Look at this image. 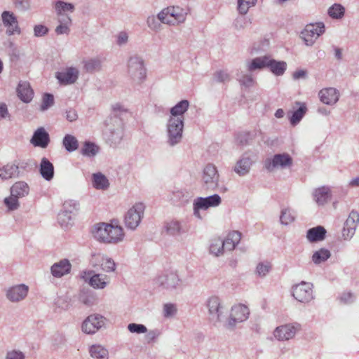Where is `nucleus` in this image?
Segmentation results:
<instances>
[{
    "label": "nucleus",
    "mask_w": 359,
    "mask_h": 359,
    "mask_svg": "<svg viewBox=\"0 0 359 359\" xmlns=\"http://www.w3.org/2000/svg\"><path fill=\"white\" fill-rule=\"evenodd\" d=\"M104 124V138L111 147H116L121 142L123 136V121L116 115L110 116L105 120Z\"/></svg>",
    "instance_id": "nucleus-1"
},
{
    "label": "nucleus",
    "mask_w": 359,
    "mask_h": 359,
    "mask_svg": "<svg viewBox=\"0 0 359 359\" xmlns=\"http://www.w3.org/2000/svg\"><path fill=\"white\" fill-rule=\"evenodd\" d=\"M184 121L181 118L170 117L166 124V143L173 147L179 144L183 137Z\"/></svg>",
    "instance_id": "nucleus-2"
},
{
    "label": "nucleus",
    "mask_w": 359,
    "mask_h": 359,
    "mask_svg": "<svg viewBox=\"0 0 359 359\" xmlns=\"http://www.w3.org/2000/svg\"><path fill=\"white\" fill-rule=\"evenodd\" d=\"M187 11L180 6H168L158 13L161 23L175 25L176 23H182L185 21Z\"/></svg>",
    "instance_id": "nucleus-3"
},
{
    "label": "nucleus",
    "mask_w": 359,
    "mask_h": 359,
    "mask_svg": "<svg viewBox=\"0 0 359 359\" xmlns=\"http://www.w3.org/2000/svg\"><path fill=\"white\" fill-rule=\"evenodd\" d=\"M127 72L134 81H143L146 78V68L142 57L137 55L130 56L128 60Z\"/></svg>",
    "instance_id": "nucleus-4"
},
{
    "label": "nucleus",
    "mask_w": 359,
    "mask_h": 359,
    "mask_svg": "<svg viewBox=\"0 0 359 359\" xmlns=\"http://www.w3.org/2000/svg\"><path fill=\"white\" fill-rule=\"evenodd\" d=\"M221 203L222 198L217 194L207 197H197L193 202V215L196 218L202 219L201 210H207L210 208L217 207Z\"/></svg>",
    "instance_id": "nucleus-5"
},
{
    "label": "nucleus",
    "mask_w": 359,
    "mask_h": 359,
    "mask_svg": "<svg viewBox=\"0 0 359 359\" xmlns=\"http://www.w3.org/2000/svg\"><path fill=\"white\" fill-rule=\"evenodd\" d=\"M313 288L311 283L302 281L292 286V294L296 300L306 304L314 299Z\"/></svg>",
    "instance_id": "nucleus-6"
},
{
    "label": "nucleus",
    "mask_w": 359,
    "mask_h": 359,
    "mask_svg": "<svg viewBox=\"0 0 359 359\" xmlns=\"http://www.w3.org/2000/svg\"><path fill=\"white\" fill-rule=\"evenodd\" d=\"M144 206L142 203H135L125 214L124 224L130 230H135L139 226L144 215Z\"/></svg>",
    "instance_id": "nucleus-7"
},
{
    "label": "nucleus",
    "mask_w": 359,
    "mask_h": 359,
    "mask_svg": "<svg viewBox=\"0 0 359 359\" xmlns=\"http://www.w3.org/2000/svg\"><path fill=\"white\" fill-rule=\"evenodd\" d=\"M325 31V25L322 22L316 24L307 25L304 29L301 32V37L305 44L311 46L316 40L322 35Z\"/></svg>",
    "instance_id": "nucleus-8"
},
{
    "label": "nucleus",
    "mask_w": 359,
    "mask_h": 359,
    "mask_svg": "<svg viewBox=\"0 0 359 359\" xmlns=\"http://www.w3.org/2000/svg\"><path fill=\"white\" fill-rule=\"evenodd\" d=\"M106 318L100 314L94 313L88 316L83 322L82 331L88 334H93L104 326Z\"/></svg>",
    "instance_id": "nucleus-9"
},
{
    "label": "nucleus",
    "mask_w": 359,
    "mask_h": 359,
    "mask_svg": "<svg viewBox=\"0 0 359 359\" xmlns=\"http://www.w3.org/2000/svg\"><path fill=\"white\" fill-rule=\"evenodd\" d=\"M292 164V157L287 153L275 154L271 158H266L264 161V168L271 172L276 168H285Z\"/></svg>",
    "instance_id": "nucleus-10"
},
{
    "label": "nucleus",
    "mask_w": 359,
    "mask_h": 359,
    "mask_svg": "<svg viewBox=\"0 0 359 359\" xmlns=\"http://www.w3.org/2000/svg\"><path fill=\"white\" fill-rule=\"evenodd\" d=\"M81 278L94 289H104L109 283L107 275L96 273L94 271H84Z\"/></svg>",
    "instance_id": "nucleus-11"
},
{
    "label": "nucleus",
    "mask_w": 359,
    "mask_h": 359,
    "mask_svg": "<svg viewBox=\"0 0 359 359\" xmlns=\"http://www.w3.org/2000/svg\"><path fill=\"white\" fill-rule=\"evenodd\" d=\"M299 330V324L288 323L277 327L273 332V335L278 341H287L292 339Z\"/></svg>",
    "instance_id": "nucleus-12"
},
{
    "label": "nucleus",
    "mask_w": 359,
    "mask_h": 359,
    "mask_svg": "<svg viewBox=\"0 0 359 359\" xmlns=\"http://www.w3.org/2000/svg\"><path fill=\"white\" fill-rule=\"evenodd\" d=\"M189 229L190 226L187 219H172L165 224L166 233L172 236H180L187 233Z\"/></svg>",
    "instance_id": "nucleus-13"
},
{
    "label": "nucleus",
    "mask_w": 359,
    "mask_h": 359,
    "mask_svg": "<svg viewBox=\"0 0 359 359\" xmlns=\"http://www.w3.org/2000/svg\"><path fill=\"white\" fill-rule=\"evenodd\" d=\"M182 280L180 278L177 272H170L166 275L158 276L156 279V283L163 288L172 290L181 288Z\"/></svg>",
    "instance_id": "nucleus-14"
},
{
    "label": "nucleus",
    "mask_w": 359,
    "mask_h": 359,
    "mask_svg": "<svg viewBox=\"0 0 359 359\" xmlns=\"http://www.w3.org/2000/svg\"><path fill=\"white\" fill-rule=\"evenodd\" d=\"M202 181L207 189H215L218 186L219 174L216 167L212 164H208L203 172Z\"/></svg>",
    "instance_id": "nucleus-15"
},
{
    "label": "nucleus",
    "mask_w": 359,
    "mask_h": 359,
    "mask_svg": "<svg viewBox=\"0 0 359 359\" xmlns=\"http://www.w3.org/2000/svg\"><path fill=\"white\" fill-rule=\"evenodd\" d=\"M206 306L208 309L210 318L216 325L222 320V306L220 299L217 296H212L207 300Z\"/></svg>",
    "instance_id": "nucleus-16"
},
{
    "label": "nucleus",
    "mask_w": 359,
    "mask_h": 359,
    "mask_svg": "<svg viewBox=\"0 0 359 359\" xmlns=\"http://www.w3.org/2000/svg\"><path fill=\"white\" fill-rule=\"evenodd\" d=\"M1 20L3 25L7 28L6 34L8 36L15 34H20L21 30L18 25V21L13 12L8 11H4L1 13Z\"/></svg>",
    "instance_id": "nucleus-17"
},
{
    "label": "nucleus",
    "mask_w": 359,
    "mask_h": 359,
    "mask_svg": "<svg viewBox=\"0 0 359 359\" xmlns=\"http://www.w3.org/2000/svg\"><path fill=\"white\" fill-rule=\"evenodd\" d=\"M79 75V70L73 67H67L55 73V78L60 85H71L74 83Z\"/></svg>",
    "instance_id": "nucleus-18"
},
{
    "label": "nucleus",
    "mask_w": 359,
    "mask_h": 359,
    "mask_svg": "<svg viewBox=\"0 0 359 359\" xmlns=\"http://www.w3.org/2000/svg\"><path fill=\"white\" fill-rule=\"evenodd\" d=\"M29 287L25 284H19L9 287L6 290V298L11 302H19L27 295Z\"/></svg>",
    "instance_id": "nucleus-19"
},
{
    "label": "nucleus",
    "mask_w": 359,
    "mask_h": 359,
    "mask_svg": "<svg viewBox=\"0 0 359 359\" xmlns=\"http://www.w3.org/2000/svg\"><path fill=\"white\" fill-rule=\"evenodd\" d=\"M320 101L327 105L336 104L339 99V92L334 88H326L318 93Z\"/></svg>",
    "instance_id": "nucleus-20"
},
{
    "label": "nucleus",
    "mask_w": 359,
    "mask_h": 359,
    "mask_svg": "<svg viewBox=\"0 0 359 359\" xmlns=\"http://www.w3.org/2000/svg\"><path fill=\"white\" fill-rule=\"evenodd\" d=\"M71 269L72 264L69 259H63L53 264L50 268V271L53 276L55 278H61L63 276L69 273Z\"/></svg>",
    "instance_id": "nucleus-21"
},
{
    "label": "nucleus",
    "mask_w": 359,
    "mask_h": 359,
    "mask_svg": "<svg viewBox=\"0 0 359 359\" xmlns=\"http://www.w3.org/2000/svg\"><path fill=\"white\" fill-rule=\"evenodd\" d=\"M50 142L49 134L43 128H38L31 139V143L35 147L46 148Z\"/></svg>",
    "instance_id": "nucleus-22"
},
{
    "label": "nucleus",
    "mask_w": 359,
    "mask_h": 359,
    "mask_svg": "<svg viewBox=\"0 0 359 359\" xmlns=\"http://www.w3.org/2000/svg\"><path fill=\"white\" fill-rule=\"evenodd\" d=\"M17 93L19 98L25 103L30 102L34 97V91L29 83L20 81L17 87Z\"/></svg>",
    "instance_id": "nucleus-23"
},
{
    "label": "nucleus",
    "mask_w": 359,
    "mask_h": 359,
    "mask_svg": "<svg viewBox=\"0 0 359 359\" xmlns=\"http://www.w3.org/2000/svg\"><path fill=\"white\" fill-rule=\"evenodd\" d=\"M252 165V160L251 158L246 155H243L236 162L233 171L239 176H245L249 173Z\"/></svg>",
    "instance_id": "nucleus-24"
},
{
    "label": "nucleus",
    "mask_w": 359,
    "mask_h": 359,
    "mask_svg": "<svg viewBox=\"0 0 359 359\" xmlns=\"http://www.w3.org/2000/svg\"><path fill=\"white\" fill-rule=\"evenodd\" d=\"M107 236L105 237L107 243H117L121 242L124 236L123 229L120 226L109 224Z\"/></svg>",
    "instance_id": "nucleus-25"
},
{
    "label": "nucleus",
    "mask_w": 359,
    "mask_h": 359,
    "mask_svg": "<svg viewBox=\"0 0 359 359\" xmlns=\"http://www.w3.org/2000/svg\"><path fill=\"white\" fill-rule=\"evenodd\" d=\"M241 239V233L237 231L230 232L224 240L222 239L223 250H233L239 243Z\"/></svg>",
    "instance_id": "nucleus-26"
},
{
    "label": "nucleus",
    "mask_w": 359,
    "mask_h": 359,
    "mask_svg": "<svg viewBox=\"0 0 359 359\" xmlns=\"http://www.w3.org/2000/svg\"><path fill=\"white\" fill-rule=\"evenodd\" d=\"M39 172L46 181H50L54 177L53 164L46 157L42 158L41 161Z\"/></svg>",
    "instance_id": "nucleus-27"
},
{
    "label": "nucleus",
    "mask_w": 359,
    "mask_h": 359,
    "mask_svg": "<svg viewBox=\"0 0 359 359\" xmlns=\"http://www.w3.org/2000/svg\"><path fill=\"white\" fill-rule=\"evenodd\" d=\"M326 229L322 226L309 229L306 232V238L311 243L323 241L326 236Z\"/></svg>",
    "instance_id": "nucleus-28"
},
{
    "label": "nucleus",
    "mask_w": 359,
    "mask_h": 359,
    "mask_svg": "<svg viewBox=\"0 0 359 359\" xmlns=\"http://www.w3.org/2000/svg\"><path fill=\"white\" fill-rule=\"evenodd\" d=\"M189 102L187 100H182L177 102L175 106L170 108V117L181 118L184 121V114L188 110Z\"/></svg>",
    "instance_id": "nucleus-29"
},
{
    "label": "nucleus",
    "mask_w": 359,
    "mask_h": 359,
    "mask_svg": "<svg viewBox=\"0 0 359 359\" xmlns=\"http://www.w3.org/2000/svg\"><path fill=\"white\" fill-rule=\"evenodd\" d=\"M313 196L314 201L318 205H324L331 196L330 188L324 186L316 189L313 191Z\"/></svg>",
    "instance_id": "nucleus-30"
},
{
    "label": "nucleus",
    "mask_w": 359,
    "mask_h": 359,
    "mask_svg": "<svg viewBox=\"0 0 359 359\" xmlns=\"http://www.w3.org/2000/svg\"><path fill=\"white\" fill-rule=\"evenodd\" d=\"M231 315H232L237 321L242 323L249 318L250 310L248 307L244 304H237L231 308Z\"/></svg>",
    "instance_id": "nucleus-31"
},
{
    "label": "nucleus",
    "mask_w": 359,
    "mask_h": 359,
    "mask_svg": "<svg viewBox=\"0 0 359 359\" xmlns=\"http://www.w3.org/2000/svg\"><path fill=\"white\" fill-rule=\"evenodd\" d=\"M267 67L276 76H282L287 69V63L285 61H277L269 56Z\"/></svg>",
    "instance_id": "nucleus-32"
},
{
    "label": "nucleus",
    "mask_w": 359,
    "mask_h": 359,
    "mask_svg": "<svg viewBox=\"0 0 359 359\" xmlns=\"http://www.w3.org/2000/svg\"><path fill=\"white\" fill-rule=\"evenodd\" d=\"M29 187L28 184L23 181L15 182L11 188V194L17 198H22L29 194Z\"/></svg>",
    "instance_id": "nucleus-33"
},
{
    "label": "nucleus",
    "mask_w": 359,
    "mask_h": 359,
    "mask_svg": "<svg viewBox=\"0 0 359 359\" xmlns=\"http://www.w3.org/2000/svg\"><path fill=\"white\" fill-rule=\"evenodd\" d=\"M92 182L93 187L98 190H106L109 187L108 179L101 172L93 174Z\"/></svg>",
    "instance_id": "nucleus-34"
},
{
    "label": "nucleus",
    "mask_w": 359,
    "mask_h": 359,
    "mask_svg": "<svg viewBox=\"0 0 359 359\" xmlns=\"http://www.w3.org/2000/svg\"><path fill=\"white\" fill-rule=\"evenodd\" d=\"M297 105H299V108L291 112V115L289 116L290 122L292 126H296L302 119L305 115L307 108L304 103L300 102H296Z\"/></svg>",
    "instance_id": "nucleus-35"
},
{
    "label": "nucleus",
    "mask_w": 359,
    "mask_h": 359,
    "mask_svg": "<svg viewBox=\"0 0 359 359\" xmlns=\"http://www.w3.org/2000/svg\"><path fill=\"white\" fill-rule=\"evenodd\" d=\"M13 177H19L18 166H15L14 161L0 169V178L8 180Z\"/></svg>",
    "instance_id": "nucleus-36"
},
{
    "label": "nucleus",
    "mask_w": 359,
    "mask_h": 359,
    "mask_svg": "<svg viewBox=\"0 0 359 359\" xmlns=\"http://www.w3.org/2000/svg\"><path fill=\"white\" fill-rule=\"evenodd\" d=\"M109 226V224L106 223H99L95 224L93 226V234L95 238L103 243H107L105 237L107 236Z\"/></svg>",
    "instance_id": "nucleus-37"
},
{
    "label": "nucleus",
    "mask_w": 359,
    "mask_h": 359,
    "mask_svg": "<svg viewBox=\"0 0 359 359\" xmlns=\"http://www.w3.org/2000/svg\"><path fill=\"white\" fill-rule=\"evenodd\" d=\"M97 259L99 261V265L101 269L104 272L109 273L115 271L116 265L111 258L103 255H98Z\"/></svg>",
    "instance_id": "nucleus-38"
},
{
    "label": "nucleus",
    "mask_w": 359,
    "mask_h": 359,
    "mask_svg": "<svg viewBox=\"0 0 359 359\" xmlns=\"http://www.w3.org/2000/svg\"><path fill=\"white\" fill-rule=\"evenodd\" d=\"M268 61L269 56L267 55L255 57L248 64V69L250 72H253L267 67Z\"/></svg>",
    "instance_id": "nucleus-39"
},
{
    "label": "nucleus",
    "mask_w": 359,
    "mask_h": 359,
    "mask_svg": "<svg viewBox=\"0 0 359 359\" xmlns=\"http://www.w3.org/2000/svg\"><path fill=\"white\" fill-rule=\"evenodd\" d=\"M55 10L57 15H62V14L73 13L75 10V6L72 3L59 0L55 4Z\"/></svg>",
    "instance_id": "nucleus-40"
},
{
    "label": "nucleus",
    "mask_w": 359,
    "mask_h": 359,
    "mask_svg": "<svg viewBox=\"0 0 359 359\" xmlns=\"http://www.w3.org/2000/svg\"><path fill=\"white\" fill-rule=\"evenodd\" d=\"M99 147L93 142L86 141L81 149V154L87 157H94L99 152Z\"/></svg>",
    "instance_id": "nucleus-41"
},
{
    "label": "nucleus",
    "mask_w": 359,
    "mask_h": 359,
    "mask_svg": "<svg viewBox=\"0 0 359 359\" xmlns=\"http://www.w3.org/2000/svg\"><path fill=\"white\" fill-rule=\"evenodd\" d=\"M331 256L330 250L320 248L319 250L314 252L312 255V261L316 264H319L327 261Z\"/></svg>",
    "instance_id": "nucleus-42"
},
{
    "label": "nucleus",
    "mask_w": 359,
    "mask_h": 359,
    "mask_svg": "<svg viewBox=\"0 0 359 359\" xmlns=\"http://www.w3.org/2000/svg\"><path fill=\"white\" fill-rule=\"evenodd\" d=\"M62 144L65 149L69 152L76 151L79 147L77 139L72 135H66L62 141Z\"/></svg>",
    "instance_id": "nucleus-43"
},
{
    "label": "nucleus",
    "mask_w": 359,
    "mask_h": 359,
    "mask_svg": "<svg viewBox=\"0 0 359 359\" xmlns=\"http://www.w3.org/2000/svg\"><path fill=\"white\" fill-rule=\"evenodd\" d=\"M90 355L95 359H107L108 351L100 345H93L90 348Z\"/></svg>",
    "instance_id": "nucleus-44"
},
{
    "label": "nucleus",
    "mask_w": 359,
    "mask_h": 359,
    "mask_svg": "<svg viewBox=\"0 0 359 359\" xmlns=\"http://www.w3.org/2000/svg\"><path fill=\"white\" fill-rule=\"evenodd\" d=\"M296 214L290 208H284L280 212V222L283 225H288L295 219Z\"/></svg>",
    "instance_id": "nucleus-45"
},
{
    "label": "nucleus",
    "mask_w": 359,
    "mask_h": 359,
    "mask_svg": "<svg viewBox=\"0 0 359 359\" xmlns=\"http://www.w3.org/2000/svg\"><path fill=\"white\" fill-rule=\"evenodd\" d=\"M73 216L62 210L57 215V222L62 228H68L72 225Z\"/></svg>",
    "instance_id": "nucleus-46"
},
{
    "label": "nucleus",
    "mask_w": 359,
    "mask_h": 359,
    "mask_svg": "<svg viewBox=\"0 0 359 359\" xmlns=\"http://www.w3.org/2000/svg\"><path fill=\"white\" fill-rule=\"evenodd\" d=\"M79 203L74 200H67L64 202L62 210L67 211L72 216H74L79 210Z\"/></svg>",
    "instance_id": "nucleus-47"
},
{
    "label": "nucleus",
    "mask_w": 359,
    "mask_h": 359,
    "mask_svg": "<svg viewBox=\"0 0 359 359\" xmlns=\"http://www.w3.org/2000/svg\"><path fill=\"white\" fill-rule=\"evenodd\" d=\"M101 61L98 58H91L84 61V69L86 72L92 73L101 69Z\"/></svg>",
    "instance_id": "nucleus-48"
},
{
    "label": "nucleus",
    "mask_w": 359,
    "mask_h": 359,
    "mask_svg": "<svg viewBox=\"0 0 359 359\" xmlns=\"http://www.w3.org/2000/svg\"><path fill=\"white\" fill-rule=\"evenodd\" d=\"M328 15L333 19H340L344 15L345 8L341 4H334L328 9Z\"/></svg>",
    "instance_id": "nucleus-49"
},
{
    "label": "nucleus",
    "mask_w": 359,
    "mask_h": 359,
    "mask_svg": "<svg viewBox=\"0 0 359 359\" xmlns=\"http://www.w3.org/2000/svg\"><path fill=\"white\" fill-rule=\"evenodd\" d=\"M210 253L216 257H219L224 253L222 248V239L219 238L212 239L210 245Z\"/></svg>",
    "instance_id": "nucleus-50"
},
{
    "label": "nucleus",
    "mask_w": 359,
    "mask_h": 359,
    "mask_svg": "<svg viewBox=\"0 0 359 359\" xmlns=\"http://www.w3.org/2000/svg\"><path fill=\"white\" fill-rule=\"evenodd\" d=\"M257 0H238V11L240 14L245 15L250 8L254 6Z\"/></svg>",
    "instance_id": "nucleus-51"
},
{
    "label": "nucleus",
    "mask_w": 359,
    "mask_h": 359,
    "mask_svg": "<svg viewBox=\"0 0 359 359\" xmlns=\"http://www.w3.org/2000/svg\"><path fill=\"white\" fill-rule=\"evenodd\" d=\"M212 80L217 83H226L231 80V77L226 71L217 70L213 74Z\"/></svg>",
    "instance_id": "nucleus-52"
},
{
    "label": "nucleus",
    "mask_w": 359,
    "mask_h": 359,
    "mask_svg": "<svg viewBox=\"0 0 359 359\" xmlns=\"http://www.w3.org/2000/svg\"><path fill=\"white\" fill-rule=\"evenodd\" d=\"M79 300L83 304L90 306L95 302V297L91 292L82 291L79 294Z\"/></svg>",
    "instance_id": "nucleus-53"
},
{
    "label": "nucleus",
    "mask_w": 359,
    "mask_h": 359,
    "mask_svg": "<svg viewBox=\"0 0 359 359\" xmlns=\"http://www.w3.org/2000/svg\"><path fill=\"white\" fill-rule=\"evenodd\" d=\"M271 269V264L269 262H259L256 267V273L259 277H264Z\"/></svg>",
    "instance_id": "nucleus-54"
},
{
    "label": "nucleus",
    "mask_w": 359,
    "mask_h": 359,
    "mask_svg": "<svg viewBox=\"0 0 359 359\" xmlns=\"http://www.w3.org/2000/svg\"><path fill=\"white\" fill-rule=\"evenodd\" d=\"M358 222L359 214L358 212L353 210L349 214L348 217L344 222V225L348 227H353L354 229H355Z\"/></svg>",
    "instance_id": "nucleus-55"
},
{
    "label": "nucleus",
    "mask_w": 359,
    "mask_h": 359,
    "mask_svg": "<svg viewBox=\"0 0 359 359\" xmlns=\"http://www.w3.org/2000/svg\"><path fill=\"white\" fill-rule=\"evenodd\" d=\"M54 104V96L50 93H44L42 97L41 110L44 111L48 109Z\"/></svg>",
    "instance_id": "nucleus-56"
},
{
    "label": "nucleus",
    "mask_w": 359,
    "mask_h": 359,
    "mask_svg": "<svg viewBox=\"0 0 359 359\" xmlns=\"http://www.w3.org/2000/svg\"><path fill=\"white\" fill-rule=\"evenodd\" d=\"M161 20L158 17L150 15L147 18V24L149 29L153 31L158 32L161 28Z\"/></svg>",
    "instance_id": "nucleus-57"
},
{
    "label": "nucleus",
    "mask_w": 359,
    "mask_h": 359,
    "mask_svg": "<svg viewBox=\"0 0 359 359\" xmlns=\"http://www.w3.org/2000/svg\"><path fill=\"white\" fill-rule=\"evenodd\" d=\"M252 139V135L249 132H242L236 135V142L242 145H247Z\"/></svg>",
    "instance_id": "nucleus-58"
},
{
    "label": "nucleus",
    "mask_w": 359,
    "mask_h": 359,
    "mask_svg": "<svg viewBox=\"0 0 359 359\" xmlns=\"http://www.w3.org/2000/svg\"><path fill=\"white\" fill-rule=\"evenodd\" d=\"M4 203L9 210H17L19 207L18 198L13 196L11 194V196L4 199Z\"/></svg>",
    "instance_id": "nucleus-59"
},
{
    "label": "nucleus",
    "mask_w": 359,
    "mask_h": 359,
    "mask_svg": "<svg viewBox=\"0 0 359 359\" xmlns=\"http://www.w3.org/2000/svg\"><path fill=\"white\" fill-rule=\"evenodd\" d=\"M128 330L131 333L142 334L147 332V328L142 324L130 323L128 325Z\"/></svg>",
    "instance_id": "nucleus-60"
},
{
    "label": "nucleus",
    "mask_w": 359,
    "mask_h": 359,
    "mask_svg": "<svg viewBox=\"0 0 359 359\" xmlns=\"http://www.w3.org/2000/svg\"><path fill=\"white\" fill-rule=\"evenodd\" d=\"M15 8L20 11H27L31 8V0H14Z\"/></svg>",
    "instance_id": "nucleus-61"
},
{
    "label": "nucleus",
    "mask_w": 359,
    "mask_h": 359,
    "mask_svg": "<svg viewBox=\"0 0 359 359\" xmlns=\"http://www.w3.org/2000/svg\"><path fill=\"white\" fill-rule=\"evenodd\" d=\"M238 80L242 86L247 88L251 87L253 85L254 79L250 74H243L241 76H238Z\"/></svg>",
    "instance_id": "nucleus-62"
},
{
    "label": "nucleus",
    "mask_w": 359,
    "mask_h": 359,
    "mask_svg": "<svg viewBox=\"0 0 359 359\" xmlns=\"http://www.w3.org/2000/svg\"><path fill=\"white\" fill-rule=\"evenodd\" d=\"M128 34L125 31H121L116 36V43L117 46L121 47L126 46L128 42Z\"/></svg>",
    "instance_id": "nucleus-63"
},
{
    "label": "nucleus",
    "mask_w": 359,
    "mask_h": 359,
    "mask_svg": "<svg viewBox=\"0 0 359 359\" xmlns=\"http://www.w3.org/2000/svg\"><path fill=\"white\" fill-rule=\"evenodd\" d=\"M25 354L20 351L12 350L8 351L5 359H25Z\"/></svg>",
    "instance_id": "nucleus-64"
}]
</instances>
